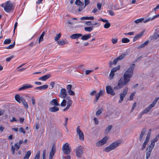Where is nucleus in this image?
<instances>
[{
	"instance_id": "45",
	"label": "nucleus",
	"mask_w": 159,
	"mask_h": 159,
	"mask_svg": "<svg viewBox=\"0 0 159 159\" xmlns=\"http://www.w3.org/2000/svg\"><path fill=\"white\" fill-rule=\"evenodd\" d=\"M11 40L9 39H7L5 40L4 42V44H8L11 43Z\"/></svg>"
},
{
	"instance_id": "25",
	"label": "nucleus",
	"mask_w": 159,
	"mask_h": 159,
	"mask_svg": "<svg viewBox=\"0 0 159 159\" xmlns=\"http://www.w3.org/2000/svg\"><path fill=\"white\" fill-rule=\"evenodd\" d=\"M144 31H142L139 34L136 35L134 38L133 39V42H135L138 39L140 38L143 36V34L144 33Z\"/></svg>"
},
{
	"instance_id": "12",
	"label": "nucleus",
	"mask_w": 159,
	"mask_h": 159,
	"mask_svg": "<svg viewBox=\"0 0 159 159\" xmlns=\"http://www.w3.org/2000/svg\"><path fill=\"white\" fill-rule=\"evenodd\" d=\"M76 132L78 135L79 138L81 141L84 140V135L82 131L80 129V126H77L76 128Z\"/></svg>"
},
{
	"instance_id": "23",
	"label": "nucleus",
	"mask_w": 159,
	"mask_h": 159,
	"mask_svg": "<svg viewBox=\"0 0 159 159\" xmlns=\"http://www.w3.org/2000/svg\"><path fill=\"white\" fill-rule=\"evenodd\" d=\"M51 76V74H48L47 75H45L42 77H40L39 78V80L45 81L47 80Z\"/></svg>"
},
{
	"instance_id": "46",
	"label": "nucleus",
	"mask_w": 159,
	"mask_h": 159,
	"mask_svg": "<svg viewBox=\"0 0 159 159\" xmlns=\"http://www.w3.org/2000/svg\"><path fill=\"white\" fill-rule=\"evenodd\" d=\"M15 43L14 41L12 44L10 45L8 47H6L5 48L8 49H11L14 47L15 45Z\"/></svg>"
},
{
	"instance_id": "42",
	"label": "nucleus",
	"mask_w": 159,
	"mask_h": 159,
	"mask_svg": "<svg viewBox=\"0 0 159 159\" xmlns=\"http://www.w3.org/2000/svg\"><path fill=\"white\" fill-rule=\"evenodd\" d=\"M122 43H127L129 42L130 40L127 38H123L121 40Z\"/></svg>"
},
{
	"instance_id": "4",
	"label": "nucleus",
	"mask_w": 159,
	"mask_h": 159,
	"mask_svg": "<svg viewBox=\"0 0 159 159\" xmlns=\"http://www.w3.org/2000/svg\"><path fill=\"white\" fill-rule=\"evenodd\" d=\"M1 6L3 7L4 10L7 12H10L12 8L13 4L10 1H8L6 4H3Z\"/></svg>"
},
{
	"instance_id": "24",
	"label": "nucleus",
	"mask_w": 159,
	"mask_h": 159,
	"mask_svg": "<svg viewBox=\"0 0 159 159\" xmlns=\"http://www.w3.org/2000/svg\"><path fill=\"white\" fill-rule=\"evenodd\" d=\"M57 106H54L52 107H50L49 109V111L52 112H56L59 110V108L56 107Z\"/></svg>"
},
{
	"instance_id": "11",
	"label": "nucleus",
	"mask_w": 159,
	"mask_h": 159,
	"mask_svg": "<svg viewBox=\"0 0 159 159\" xmlns=\"http://www.w3.org/2000/svg\"><path fill=\"white\" fill-rule=\"evenodd\" d=\"M83 147L80 146L77 147L76 149V156L78 157H81L83 154Z\"/></svg>"
},
{
	"instance_id": "54",
	"label": "nucleus",
	"mask_w": 159,
	"mask_h": 159,
	"mask_svg": "<svg viewBox=\"0 0 159 159\" xmlns=\"http://www.w3.org/2000/svg\"><path fill=\"white\" fill-rule=\"evenodd\" d=\"M146 129L145 128H143L141 131V133L140 134L142 135H144L146 132Z\"/></svg>"
},
{
	"instance_id": "38",
	"label": "nucleus",
	"mask_w": 159,
	"mask_h": 159,
	"mask_svg": "<svg viewBox=\"0 0 159 159\" xmlns=\"http://www.w3.org/2000/svg\"><path fill=\"white\" fill-rule=\"evenodd\" d=\"M112 125H109L105 129V134H107L108 133L111 129L112 128Z\"/></svg>"
},
{
	"instance_id": "26",
	"label": "nucleus",
	"mask_w": 159,
	"mask_h": 159,
	"mask_svg": "<svg viewBox=\"0 0 159 159\" xmlns=\"http://www.w3.org/2000/svg\"><path fill=\"white\" fill-rule=\"evenodd\" d=\"M82 36V34H75L72 35L70 38L72 39H78Z\"/></svg>"
},
{
	"instance_id": "3",
	"label": "nucleus",
	"mask_w": 159,
	"mask_h": 159,
	"mask_svg": "<svg viewBox=\"0 0 159 159\" xmlns=\"http://www.w3.org/2000/svg\"><path fill=\"white\" fill-rule=\"evenodd\" d=\"M159 17V14L158 15H157L154 16L152 18H147L145 20L143 18H141L140 19H138L135 20L134 22L136 24H138L140 22H143L144 23H147L150 20L152 21L154 20L155 18Z\"/></svg>"
},
{
	"instance_id": "37",
	"label": "nucleus",
	"mask_w": 159,
	"mask_h": 159,
	"mask_svg": "<svg viewBox=\"0 0 159 159\" xmlns=\"http://www.w3.org/2000/svg\"><path fill=\"white\" fill-rule=\"evenodd\" d=\"M75 3L76 5L80 6H83L84 5V3L81 2L80 0H76Z\"/></svg>"
},
{
	"instance_id": "62",
	"label": "nucleus",
	"mask_w": 159,
	"mask_h": 159,
	"mask_svg": "<svg viewBox=\"0 0 159 159\" xmlns=\"http://www.w3.org/2000/svg\"><path fill=\"white\" fill-rule=\"evenodd\" d=\"M96 93L97 91L96 90L93 91L90 93V95L91 96H93Z\"/></svg>"
},
{
	"instance_id": "16",
	"label": "nucleus",
	"mask_w": 159,
	"mask_h": 159,
	"mask_svg": "<svg viewBox=\"0 0 159 159\" xmlns=\"http://www.w3.org/2000/svg\"><path fill=\"white\" fill-rule=\"evenodd\" d=\"M67 95L66 90L65 89L63 88L61 90L59 96L61 98H66Z\"/></svg>"
},
{
	"instance_id": "35",
	"label": "nucleus",
	"mask_w": 159,
	"mask_h": 159,
	"mask_svg": "<svg viewBox=\"0 0 159 159\" xmlns=\"http://www.w3.org/2000/svg\"><path fill=\"white\" fill-rule=\"evenodd\" d=\"M31 154L30 151H28L25 155V156L24 157L23 159H28Z\"/></svg>"
},
{
	"instance_id": "20",
	"label": "nucleus",
	"mask_w": 159,
	"mask_h": 159,
	"mask_svg": "<svg viewBox=\"0 0 159 159\" xmlns=\"http://www.w3.org/2000/svg\"><path fill=\"white\" fill-rule=\"evenodd\" d=\"M154 107V106L153 105H152V104H151L148 107L145 109L142 112L144 114H146L148 113L151 110V109Z\"/></svg>"
},
{
	"instance_id": "55",
	"label": "nucleus",
	"mask_w": 159,
	"mask_h": 159,
	"mask_svg": "<svg viewBox=\"0 0 159 159\" xmlns=\"http://www.w3.org/2000/svg\"><path fill=\"white\" fill-rule=\"evenodd\" d=\"M102 112V111L101 109L98 110L96 113V115L97 116L100 115Z\"/></svg>"
},
{
	"instance_id": "34",
	"label": "nucleus",
	"mask_w": 159,
	"mask_h": 159,
	"mask_svg": "<svg viewBox=\"0 0 159 159\" xmlns=\"http://www.w3.org/2000/svg\"><path fill=\"white\" fill-rule=\"evenodd\" d=\"M93 26L90 27H84V30L85 31L90 32L93 29Z\"/></svg>"
},
{
	"instance_id": "13",
	"label": "nucleus",
	"mask_w": 159,
	"mask_h": 159,
	"mask_svg": "<svg viewBox=\"0 0 159 159\" xmlns=\"http://www.w3.org/2000/svg\"><path fill=\"white\" fill-rule=\"evenodd\" d=\"M128 89V88L126 87L124 89L123 92L120 94V99L119 101V103H120L122 102L124 100V98L127 93Z\"/></svg>"
},
{
	"instance_id": "60",
	"label": "nucleus",
	"mask_w": 159,
	"mask_h": 159,
	"mask_svg": "<svg viewBox=\"0 0 159 159\" xmlns=\"http://www.w3.org/2000/svg\"><path fill=\"white\" fill-rule=\"evenodd\" d=\"M108 12L110 15L111 16H113L115 15L114 12L111 10H109L108 11Z\"/></svg>"
},
{
	"instance_id": "19",
	"label": "nucleus",
	"mask_w": 159,
	"mask_h": 159,
	"mask_svg": "<svg viewBox=\"0 0 159 159\" xmlns=\"http://www.w3.org/2000/svg\"><path fill=\"white\" fill-rule=\"evenodd\" d=\"M15 98L16 100L19 103H20L25 99L23 97L20 96L18 94H16L15 95Z\"/></svg>"
},
{
	"instance_id": "48",
	"label": "nucleus",
	"mask_w": 159,
	"mask_h": 159,
	"mask_svg": "<svg viewBox=\"0 0 159 159\" xmlns=\"http://www.w3.org/2000/svg\"><path fill=\"white\" fill-rule=\"evenodd\" d=\"M40 152L39 151L37 152L34 159H39Z\"/></svg>"
},
{
	"instance_id": "63",
	"label": "nucleus",
	"mask_w": 159,
	"mask_h": 159,
	"mask_svg": "<svg viewBox=\"0 0 159 159\" xmlns=\"http://www.w3.org/2000/svg\"><path fill=\"white\" fill-rule=\"evenodd\" d=\"M14 57V56H11V57L9 58H7L6 59V61L7 62L10 61L11 59L13 58Z\"/></svg>"
},
{
	"instance_id": "39",
	"label": "nucleus",
	"mask_w": 159,
	"mask_h": 159,
	"mask_svg": "<svg viewBox=\"0 0 159 159\" xmlns=\"http://www.w3.org/2000/svg\"><path fill=\"white\" fill-rule=\"evenodd\" d=\"M61 36V33H59L56 34V36L54 37V40L56 41H58V40L60 39Z\"/></svg>"
},
{
	"instance_id": "33",
	"label": "nucleus",
	"mask_w": 159,
	"mask_h": 159,
	"mask_svg": "<svg viewBox=\"0 0 159 159\" xmlns=\"http://www.w3.org/2000/svg\"><path fill=\"white\" fill-rule=\"evenodd\" d=\"M159 38V34L155 33L153 36L150 37L151 39L154 40H156L157 39Z\"/></svg>"
},
{
	"instance_id": "22",
	"label": "nucleus",
	"mask_w": 159,
	"mask_h": 159,
	"mask_svg": "<svg viewBox=\"0 0 159 159\" xmlns=\"http://www.w3.org/2000/svg\"><path fill=\"white\" fill-rule=\"evenodd\" d=\"M81 39L83 40H86L89 39L91 37V34H84L81 36Z\"/></svg>"
},
{
	"instance_id": "56",
	"label": "nucleus",
	"mask_w": 159,
	"mask_h": 159,
	"mask_svg": "<svg viewBox=\"0 0 159 159\" xmlns=\"http://www.w3.org/2000/svg\"><path fill=\"white\" fill-rule=\"evenodd\" d=\"M93 120L95 123V125H98L99 123V121L98 120L97 118L95 117L93 119Z\"/></svg>"
},
{
	"instance_id": "30",
	"label": "nucleus",
	"mask_w": 159,
	"mask_h": 159,
	"mask_svg": "<svg viewBox=\"0 0 159 159\" xmlns=\"http://www.w3.org/2000/svg\"><path fill=\"white\" fill-rule=\"evenodd\" d=\"M20 148V146H17V148H15L13 145H12L11 148V151L12 154L14 155L15 153V150L16 151H18L19 149Z\"/></svg>"
},
{
	"instance_id": "28",
	"label": "nucleus",
	"mask_w": 159,
	"mask_h": 159,
	"mask_svg": "<svg viewBox=\"0 0 159 159\" xmlns=\"http://www.w3.org/2000/svg\"><path fill=\"white\" fill-rule=\"evenodd\" d=\"M34 36V35H33V34L32 33L29 32L27 34L26 37L27 39L30 40L32 39Z\"/></svg>"
},
{
	"instance_id": "6",
	"label": "nucleus",
	"mask_w": 159,
	"mask_h": 159,
	"mask_svg": "<svg viewBox=\"0 0 159 159\" xmlns=\"http://www.w3.org/2000/svg\"><path fill=\"white\" fill-rule=\"evenodd\" d=\"M127 83L121 78L120 80L117 85L114 88V90H117L122 88L124 85H126Z\"/></svg>"
},
{
	"instance_id": "31",
	"label": "nucleus",
	"mask_w": 159,
	"mask_h": 159,
	"mask_svg": "<svg viewBox=\"0 0 159 159\" xmlns=\"http://www.w3.org/2000/svg\"><path fill=\"white\" fill-rule=\"evenodd\" d=\"M45 34V31H44L43 32L42 34H41L40 36L39 40V43L41 42L43 40V37L44 36Z\"/></svg>"
},
{
	"instance_id": "32",
	"label": "nucleus",
	"mask_w": 159,
	"mask_h": 159,
	"mask_svg": "<svg viewBox=\"0 0 159 159\" xmlns=\"http://www.w3.org/2000/svg\"><path fill=\"white\" fill-rule=\"evenodd\" d=\"M58 44L61 46L65 45L68 43V42L67 41L65 42L63 40L57 42Z\"/></svg>"
},
{
	"instance_id": "59",
	"label": "nucleus",
	"mask_w": 159,
	"mask_h": 159,
	"mask_svg": "<svg viewBox=\"0 0 159 159\" xmlns=\"http://www.w3.org/2000/svg\"><path fill=\"white\" fill-rule=\"evenodd\" d=\"M135 94V92H133L129 96V100H131L133 99V97L134 95Z\"/></svg>"
},
{
	"instance_id": "2",
	"label": "nucleus",
	"mask_w": 159,
	"mask_h": 159,
	"mask_svg": "<svg viewBox=\"0 0 159 159\" xmlns=\"http://www.w3.org/2000/svg\"><path fill=\"white\" fill-rule=\"evenodd\" d=\"M159 139V134L156 136L155 138L151 141L150 144L147 148L146 150V158L148 159L150 157L152 151L154 148L155 143L157 142Z\"/></svg>"
},
{
	"instance_id": "41",
	"label": "nucleus",
	"mask_w": 159,
	"mask_h": 159,
	"mask_svg": "<svg viewBox=\"0 0 159 159\" xmlns=\"http://www.w3.org/2000/svg\"><path fill=\"white\" fill-rule=\"evenodd\" d=\"M95 96V98L93 101V102L94 104H95L97 102L98 100L99 99V97H100V95H98L97 93L96 94Z\"/></svg>"
},
{
	"instance_id": "40",
	"label": "nucleus",
	"mask_w": 159,
	"mask_h": 159,
	"mask_svg": "<svg viewBox=\"0 0 159 159\" xmlns=\"http://www.w3.org/2000/svg\"><path fill=\"white\" fill-rule=\"evenodd\" d=\"M120 66L119 65V66H117L114 67L113 68H112L111 69V70H112V71H113V72L115 73L117 71L119 70L120 69Z\"/></svg>"
},
{
	"instance_id": "29",
	"label": "nucleus",
	"mask_w": 159,
	"mask_h": 159,
	"mask_svg": "<svg viewBox=\"0 0 159 159\" xmlns=\"http://www.w3.org/2000/svg\"><path fill=\"white\" fill-rule=\"evenodd\" d=\"M149 42V41L148 40L146 41L144 43L141 44L139 47H137V48L138 49H140L146 46L148 44Z\"/></svg>"
},
{
	"instance_id": "9",
	"label": "nucleus",
	"mask_w": 159,
	"mask_h": 159,
	"mask_svg": "<svg viewBox=\"0 0 159 159\" xmlns=\"http://www.w3.org/2000/svg\"><path fill=\"white\" fill-rule=\"evenodd\" d=\"M62 150L64 154L67 155L70 154L71 152V149L69 148V144L67 143H65L63 146Z\"/></svg>"
},
{
	"instance_id": "15",
	"label": "nucleus",
	"mask_w": 159,
	"mask_h": 159,
	"mask_svg": "<svg viewBox=\"0 0 159 159\" xmlns=\"http://www.w3.org/2000/svg\"><path fill=\"white\" fill-rule=\"evenodd\" d=\"M33 87V86L30 84H23L21 87L19 88L18 89V90L19 91L21 90H24L32 88Z\"/></svg>"
},
{
	"instance_id": "43",
	"label": "nucleus",
	"mask_w": 159,
	"mask_h": 159,
	"mask_svg": "<svg viewBox=\"0 0 159 159\" xmlns=\"http://www.w3.org/2000/svg\"><path fill=\"white\" fill-rule=\"evenodd\" d=\"M28 98H30V100L31 99L32 100V104L34 106L35 105V98L33 96L32 97H28Z\"/></svg>"
},
{
	"instance_id": "58",
	"label": "nucleus",
	"mask_w": 159,
	"mask_h": 159,
	"mask_svg": "<svg viewBox=\"0 0 159 159\" xmlns=\"http://www.w3.org/2000/svg\"><path fill=\"white\" fill-rule=\"evenodd\" d=\"M99 20L103 22H105L106 23H107V22H108V20L106 19H103L101 18H100L99 19Z\"/></svg>"
},
{
	"instance_id": "50",
	"label": "nucleus",
	"mask_w": 159,
	"mask_h": 159,
	"mask_svg": "<svg viewBox=\"0 0 159 159\" xmlns=\"http://www.w3.org/2000/svg\"><path fill=\"white\" fill-rule=\"evenodd\" d=\"M115 75L114 72L112 71V70H111L110 73L109 75V77L111 78V79H112L114 77V76Z\"/></svg>"
},
{
	"instance_id": "14",
	"label": "nucleus",
	"mask_w": 159,
	"mask_h": 159,
	"mask_svg": "<svg viewBox=\"0 0 159 159\" xmlns=\"http://www.w3.org/2000/svg\"><path fill=\"white\" fill-rule=\"evenodd\" d=\"M56 152V147L55 145H53L51 150L50 152L49 159H52Z\"/></svg>"
},
{
	"instance_id": "21",
	"label": "nucleus",
	"mask_w": 159,
	"mask_h": 159,
	"mask_svg": "<svg viewBox=\"0 0 159 159\" xmlns=\"http://www.w3.org/2000/svg\"><path fill=\"white\" fill-rule=\"evenodd\" d=\"M50 104L54 106H58L60 105L59 103L58 102L57 98H55L52 100L50 102Z\"/></svg>"
},
{
	"instance_id": "1",
	"label": "nucleus",
	"mask_w": 159,
	"mask_h": 159,
	"mask_svg": "<svg viewBox=\"0 0 159 159\" xmlns=\"http://www.w3.org/2000/svg\"><path fill=\"white\" fill-rule=\"evenodd\" d=\"M135 65L134 64H132L129 67L124 73L122 80L128 83L130 80V78L132 77L133 74V70L135 68Z\"/></svg>"
},
{
	"instance_id": "10",
	"label": "nucleus",
	"mask_w": 159,
	"mask_h": 159,
	"mask_svg": "<svg viewBox=\"0 0 159 159\" xmlns=\"http://www.w3.org/2000/svg\"><path fill=\"white\" fill-rule=\"evenodd\" d=\"M108 139V137L106 136L102 139L97 142L96 143V145L98 147H100L105 144L107 142Z\"/></svg>"
},
{
	"instance_id": "5",
	"label": "nucleus",
	"mask_w": 159,
	"mask_h": 159,
	"mask_svg": "<svg viewBox=\"0 0 159 159\" xmlns=\"http://www.w3.org/2000/svg\"><path fill=\"white\" fill-rule=\"evenodd\" d=\"M119 144L120 143L117 141L114 142L109 146L105 148L103 151L106 152H108L116 148Z\"/></svg>"
},
{
	"instance_id": "61",
	"label": "nucleus",
	"mask_w": 159,
	"mask_h": 159,
	"mask_svg": "<svg viewBox=\"0 0 159 159\" xmlns=\"http://www.w3.org/2000/svg\"><path fill=\"white\" fill-rule=\"evenodd\" d=\"M85 24L88 26L93 25V24L91 21H87L85 22Z\"/></svg>"
},
{
	"instance_id": "8",
	"label": "nucleus",
	"mask_w": 159,
	"mask_h": 159,
	"mask_svg": "<svg viewBox=\"0 0 159 159\" xmlns=\"http://www.w3.org/2000/svg\"><path fill=\"white\" fill-rule=\"evenodd\" d=\"M127 83L121 78L120 80L117 85L114 88V90H117L122 88L124 85H126Z\"/></svg>"
},
{
	"instance_id": "47",
	"label": "nucleus",
	"mask_w": 159,
	"mask_h": 159,
	"mask_svg": "<svg viewBox=\"0 0 159 159\" xmlns=\"http://www.w3.org/2000/svg\"><path fill=\"white\" fill-rule=\"evenodd\" d=\"M110 23L109 22H107L104 24V28L106 29H108L110 27Z\"/></svg>"
},
{
	"instance_id": "27",
	"label": "nucleus",
	"mask_w": 159,
	"mask_h": 159,
	"mask_svg": "<svg viewBox=\"0 0 159 159\" xmlns=\"http://www.w3.org/2000/svg\"><path fill=\"white\" fill-rule=\"evenodd\" d=\"M48 87V85L47 84L43 85V86L39 87H37L34 88V89H38V90H45Z\"/></svg>"
},
{
	"instance_id": "17",
	"label": "nucleus",
	"mask_w": 159,
	"mask_h": 159,
	"mask_svg": "<svg viewBox=\"0 0 159 159\" xmlns=\"http://www.w3.org/2000/svg\"><path fill=\"white\" fill-rule=\"evenodd\" d=\"M106 90L107 93L108 94L112 96H114L115 93L113 89L110 86H108L106 87Z\"/></svg>"
},
{
	"instance_id": "64",
	"label": "nucleus",
	"mask_w": 159,
	"mask_h": 159,
	"mask_svg": "<svg viewBox=\"0 0 159 159\" xmlns=\"http://www.w3.org/2000/svg\"><path fill=\"white\" fill-rule=\"evenodd\" d=\"M119 61V60L117 59V58L115 59L113 61V64L116 65L118 61Z\"/></svg>"
},
{
	"instance_id": "51",
	"label": "nucleus",
	"mask_w": 159,
	"mask_h": 159,
	"mask_svg": "<svg viewBox=\"0 0 159 159\" xmlns=\"http://www.w3.org/2000/svg\"><path fill=\"white\" fill-rule=\"evenodd\" d=\"M66 101L65 99H64L61 103V106L62 107L66 106Z\"/></svg>"
},
{
	"instance_id": "36",
	"label": "nucleus",
	"mask_w": 159,
	"mask_h": 159,
	"mask_svg": "<svg viewBox=\"0 0 159 159\" xmlns=\"http://www.w3.org/2000/svg\"><path fill=\"white\" fill-rule=\"evenodd\" d=\"M126 53H122L117 58L119 60V61L121 60L125 57L126 56Z\"/></svg>"
},
{
	"instance_id": "57",
	"label": "nucleus",
	"mask_w": 159,
	"mask_h": 159,
	"mask_svg": "<svg viewBox=\"0 0 159 159\" xmlns=\"http://www.w3.org/2000/svg\"><path fill=\"white\" fill-rule=\"evenodd\" d=\"M136 102H134L132 106V109L131 111V112H132L133 111L134 109L136 107Z\"/></svg>"
},
{
	"instance_id": "52",
	"label": "nucleus",
	"mask_w": 159,
	"mask_h": 159,
	"mask_svg": "<svg viewBox=\"0 0 159 159\" xmlns=\"http://www.w3.org/2000/svg\"><path fill=\"white\" fill-rule=\"evenodd\" d=\"M159 99V98H156L153 101L152 103V105H153L154 106H155L156 104V103L157 101Z\"/></svg>"
},
{
	"instance_id": "18",
	"label": "nucleus",
	"mask_w": 159,
	"mask_h": 159,
	"mask_svg": "<svg viewBox=\"0 0 159 159\" xmlns=\"http://www.w3.org/2000/svg\"><path fill=\"white\" fill-rule=\"evenodd\" d=\"M72 87L71 84H68L66 86V89L69 95L74 96L75 95V93L71 90Z\"/></svg>"
},
{
	"instance_id": "53",
	"label": "nucleus",
	"mask_w": 159,
	"mask_h": 159,
	"mask_svg": "<svg viewBox=\"0 0 159 159\" xmlns=\"http://www.w3.org/2000/svg\"><path fill=\"white\" fill-rule=\"evenodd\" d=\"M112 43L113 44H115L118 41V39L116 38V39H111Z\"/></svg>"
},
{
	"instance_id": "44",
	"label": "nucleus",
	"mask_w": 159,
	"mask_h": 159,
	"mask_svg": "<svg viewBox=\"0 0 159 159\" xmlns=\"http://www.w3.org/2000/svg\"><path fill=\"white\" fill-rule=\"evenodd\" d=\"M22 103L23 104V105L24 107L26 109H27L28 107V105L27 103L25 101V99H24L23 101L22 102Z\"/></svg>"
},
{
	"instance_id": "7",
	"label": "nucleus",
	"mask_w": 159,
	"mask_h": 159,
	"mask_svg": "<svg viewBox=\"0 0 159 159\" xmlns=\"http://www.w3.org/2000/svg\"><path fill=\"white\" fill-rule=\"evenodd\" d=\"M127 83L121 78L120 80L117 85L114 88V90H117L122 88L124 85H126Z\"/></svg>"
},
{
	"instance_id": "49",
	"label": "nucleus",
	"mask_w": 159,
	"mask_h": 159,
	"mask_svg": "<svg viewBox=\"0 0 159 159\" xmlns=\"http://www.w3.org/2000/svg\"><path fill=\"white\" fill-rule=\"evenodd\" d=\"M105 92L104 90H100L99 92L97 93V94L101 96L103 95L104 94Z\"/></svg>"
}]
</instances>
